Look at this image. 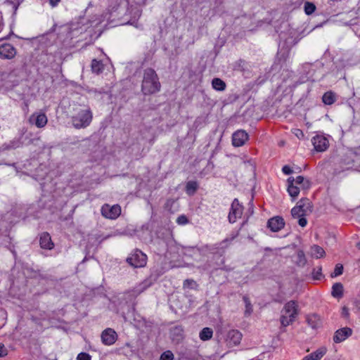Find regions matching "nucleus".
Here are the masks:
<instances>
[{
    "mask_svg": "<svg viewBox=\"0 0 360 360\" xmlns=\"http://www.w3.org/2000/svg\"><path fill=\"white\" fill-rule=\"evenodd\" d=\"M160 83L155 71L152 68L144 70L141 84V91L145 95H150L158 92L160 89Z\"/></svg>",
    "mask_w": 360,
    "mask_h": 360,
    "instance_id": "1",
    "label": "nucleus"
},
{
    "mask_svg": "<svg viewBox=\"0 0 360 360\" xmlns=\"http://www.w3.org/2000/svg\"><path fill=\"white\" fill-rule=\"evenodd\" d=\"M298 315V304L294 300L288 302L281 310V323L286 327L292 324Z\"/></svg>",
    "mask_w": 360,
    "mask_h": 360,
    "instance_id": "2",
    "label": "nucleus"
},
{
    "mask_svg": "<svg viewBox=\"0 0 360 360\" xmlns=\"http://www.w3.org/2000/svg\"><path fill=\"white\" fill-rule=\"evenodd\" d=\"M93 114L89 108L80 109L78 112L72 117V124L76 129L87 127L91 122Z\"/></svg>",
    "mask_w": 360,
    "mask_h": 360,
    "instance_id": "3",
    "label": "nucleus"
},
{
    "mask_svg": "<svg viewBox=\"0 0 360 360\" xmlns=\"http://www.w3.org/2000/svg\"><path fill=\"white\" fill-rule=\"evenodd\" d=\"M147 256L140 250L136 249L127 258V262L134 268L143 267L146 264Z\"/></svg>",
    "mask_w": 360,
    "mask_h": 360,
    "instance_id": "4",
    "label": "nucleus"
},
{
    "mask_svg": "<svg viewBox=\"0 0 360 360\" xmlns=\"http://www.w3.org/2000/svg\"><path fill=\"white\" fill-rule=\"evenodd\" d=\"M311 202L307 198L301 199L295 207L291 210V214L294 218L304 216L308 212H311Z\"/></svg>",
    "mask_w": 360,
    "mask_h": 360,
    "instance_id": "5",
    "label": "nucleus"
},
{
    "mask_svg": "<svg viewBox=\"0 0 360 360\" xmlns=\"http://www.w3.org/2000/svg\"><path fill=\"white\" fill-rule=\"evenodd\" d=\"M121 214V207L118 205L110 206L108 204H105L101 207V214L107 219H115Z\"/></svg>",
    "mask_w": 360,
    "mask_h": 360,
    "instance_id": "6",
    "label": "nucleus"
},
{
    "mask_svg": "<svg viewBox=\"0 0 360 360\" xmlns=\"http://www.w3.org/2000/svg\"><path fill=\"white\" fill-rule=\"evenodd\" d=\"M243 213V206L239 203L238 199L235 198L232 203L228 216L230 223H234L237 218L240 217Z\"/></svg>",
    "mask_w": 360,
    "mask_h": 360,
    "instance_id": "7",
    "label": "nucleus"
},
{
    "mask_svg": "<svg viewBox=\"0 0 360 360\" xmlns=\"http://www.w3.org/2000/svg\"><path fill=\"white\" fill-rule=\"evenodd\" d=\"M248 134L245 130H238L232 135V143L235 147L243 146L248 140Z\"/></svg>",
    "mask_w": 360,
    "mask_h": 360,
    "instance_id": "8",
    "label": "nucleus"
},
{
    "mask_svg": "<svg viewBox=\"0 0 360 360\" xmlns=\"http://www.w3.org/2000/svg\"><path fill=\"white\" fill-rule=\"evenodd\" d=\"M242 333L238 330H231L228 332L226 342L229 347H234L240 344L242 340Z\"/></svg>",
    "mask_w": 360,
    "mask_h": 360,
    "instance_id": "9",
    "label": "nucleus"
},
{
    "mask_svg": "<svg viewBox=\"0 0 360 360\" xmlns=\"http://www.w3.org/2000/svg\"><path fill=\"white\" fill-rule=\"evenodd\" d=\"M117 339L116 332L112 328H106L101 333V340L105 345H113Z\"/></svg>",
    "mask_w": 360,
    "mask_h": 360,
    "instance_id": "10",
    "label": "nucleus"
},
{
    "mask_svg": "<svg viewBox=\"0 0 360 360\" xmlns=\"http://www.w3.org/2000/svg\"><path fill=\"white\" fill-rule=\"evenodd\" d=\"M311 141L314 149L318 152L325 151L329 146L328 140L322 135L315 136Z\"/></svg>",
    "mask_w": 360,
    "mask_h": 360,
    "instance_id": "11",
    "label": "nucleus"
},
{
    "mask_svg": "<svg viewBox=\"0 0 360 360\" xmlns=\"http://www.w3.org/2000/svg\"><path fill=\"white\" fill-rule=\"evenodd\" d=\"M30 122L34 124L38 128H42L46 126L48 122V119L45 113L37 112L32 114L30 119Z\"/></svg>",
    "mask_w": 360,
    "mask_h": 360,
    "instance_id": "12",
    "label": "nucleus"
},
{
    "mask_svg": "<svg viewBox=\"0 0 360 360\" xmlns=\"http://www.w3.org/2000/svg\"><path fill=\"white\" fill-rule=\"evenodd\" d=\"M15 48L11 44H4L0 46V56L4 59H12L16 55Z\"/></svg>",
    "mask_w": 360,
    "mask_h": 360,
    "instance_id": "13",
    "label": "nucleus"
},
{
    "mask_svg": "<svg viewBox=\"0 0 360 360\" xmlns=\"http://www.w3.org/2000/svg\"><path fill=\"white\" fill-rule=\"evenodd\" d=\"M285 226L284 219L279 216L274 217L268 220L267 226L273 232H277Z\"/></svg>",
    "mask_w": 360,
    "mask_h": 360,
    "instance_id": "14",
    "label": "nucleus"
},
{
    "mask_svg": "<svg viewBox=\"0 0 360 360\" xmlns=\"http://www.w3.org/2000/svg\"><path fill=\"white\" fill-rule=\"evenodd\" d=\"M352 334V330L350 328L345 327V328L338 329L335 333V335L333 336V341L335 343H340V342L345 340L349 336H351Z\"/></svg>",
    "mask_w": 360,
    "mask_h": 360,
    "instance_id": "15",
    "label": "nucleus"
},
{
    "mask_svg": "<svg viewBox=\"0 0 360 360\" xmlns=\"http://www.w3.org/2000/svg\"><path fill=\"white\" fill-rule=\"evenodd\" d=\"M287 184H288V188L287 191L290 195V197L292 198L293 200H295L299 195L300 192V188L298 187L295 184L294 181V177L290 176L287 179Z\"/></svg>",
    "mask_w": 360,
    "mask_h": 360,
    "instance_id": "16",
    "label": "nucleus"
},
{
    "mask_svg": "<svg viewBox=\"0 0 360 360\" xmlns=\"http://www.w3.org/2000/svg\"><path fill=\"white\" fill-rule=\"evenodd\" d=\"M39 244L41 248L46 250H51L54 246L51 236L47 232H44L40 235Z\"/></svg>",
    "mask_w": 360,
    "mask_h": 360,
    "instance_id": "17",
    "label": "nucleus"
},
{
    "mask_svg": "<svg viewBox=\"0 0 360 360\" xmlns=\"http://www.w3.org/2000/svg\"><path fill=\"white\" fill-rule=\"evenodd\" d=\"M128 6V3L125 1H122L117 8H115V7L112 8V10L111 11V15L114 18H121L122 15L123 13H125L126 8Z\"/></svg>",
    "mask_w": 360,
    "mask_h": 360,
    "instance_id": "18",
    "label": "nucleus"
},
{
    "mask_svg": "<svg viewBox=\"0 0 360 360\" xmlns=\"http://www.w3.org/2000/svg\"><path fill=\"white\" fill-rule=\"evenodd\" d=\"M326 348L324 347H320L315 352L307 355L304 360H321V359L326 353Z\"/></svg>",
    "mask_w": 360,
    "mask_h": 360,
    "instance_id": "19",
    "label": "nucleus"
},
{
    "mask_svg": "<svg viewBox=\"0 0 360 360\" xmlns=\"http://www.w3.org/2000/svg\"><path fill=\"white\" fill-rule=\"evenodd\" d=\"M294 181L295 184L297 186L300 185V188L302 190H308L311 186V181L302 176H298L296 178H294Z\"/></svg>",
    "mask_w": 360,
    "mask_h": 360,
    "instance_id": "20",
    "label": "nucleus"
},
{
    "mask_svg": "<svg viewBox=\"0 0 360 360\" xmlns=\"http://www.w3.org/2000/svg\"><path fill=\"white\" fill-rule=\"evenodd\" d=\"M336 100L337 95L331 91L326 92L322 96V101L325 105H332Z\"/></svg>",
    "mask_w": 360,
    "mask_h": 360,
    "instance_id": "21",
    "label": "nucleus"
},
{
    "mask_svg": "<svg viewBox=\"0 0 360 360\" xmlns=\"http://www.w3.org/2000/svg\"><path fill=\"white\" fill-rule=\"evenodd\" d=\"M307 321L309 326L316 329L321 325V320L316 314L309 315L307 317Z\"/></svg>",
    "mask_w": 360,
    "mask_h": 360,
    "instance_id": "22",
    "label": "nucleus"
},
{
    "mask_svg": "<svg viewBox=\"0 0 360 360\" xmlns=\"http://www.w3.org/2000/svg\"><path fill=\"white\" fill-rule=\"evenodd\" d=\"M153 283V279L151 278H148L136 287L135 292L137 293H141L151 286Z\"/></svg>",
    "mask_w": 360,
    "mask_h": 360,
    "instance_id": "23",
    "label": "nucleus"
},
{
    "mask_svg": "<svg viewBox=\"0 0 360 360\" xmlns=\"http://www.w3.org/2000/svg\"><path fill=\"white\" fill-rule=\"evenodd\" d=\"M91 68L94 73L98 75L103 72L104 69V65L101 60L94 59L91 61Z\"/></svg>",
    "mask_w": 360,
    "mask_h": 360,
    "instance_id": "24",
    "label": "nucleus"
},
{
    "mask_svg": "<svg viewBox=\"0 0 360 360\" xmlns=\"http://www.w3.org/2000/svg\"><path fill=\"white\" fill-rule=\"evenodd\" d=\"M212 86L214 89L222 91L226 89V83L219 78H214L212 81Z\"/></svg>",
    "mask_w": 360,
    "mask_h": 360,
    "instance_id": "25",
    "label": "nucleus"
},
{
    "mask_svg": "<svg viewBox=\"0 0 360 360\" xmlns=\"http://www.w3.org/2000/svg\"><path fill=\"white\" fill-rule=\"evenodd\" d=\"M332 295L334 297H340L343 295V285L340 283L333 284L332 287Z\"/></svg>",
    "mask_w": 360,
    "mask_h": 360,
    "instance_id": "26",
    "label": "nucleus"
},
{
    "mask_svg": "<svg viewBox=\"0 0 360 360\" xmlns=\"http://www.w3.org/2000/svg\"><path fill=\"white\" fill-rule=\"evenodd\" d=\"M213 335V330L212 328L206 327L204 328L199 334L200 340L203 341L208 340L212 338Z\"/></svg>",
    "mask_w": 360,
    "mask_h": 360,
    "instance_id": "27",
    "label": "nucleus"
},
{
    "mask_svg": "<svg viewBox=\"0 0 360 360\" xmlns=\"http://www.w3.org/2000/svg\"><path fill=\"white\" fill-rule=\"evenodd\" d=\"M311 254L312 257L320 258L323 257L325 251L319 245H314L311 248Z\"/></svg>",
    "mask_w": 360,
    "mask_h": 360,
    "instance_id": "28",
    "label": "nucleus"
},
{
    "mask_svg": "<svg viewBox=\"0 0 360 360\" xmlns=\"http://www.w3.org/2000/svg\"><path fill=\"white\" fill-rule=\"evenodd\" d=\"M243 300L245 304V314L246 316H250L252 312V305L250 302V300L247 296H243Z\"/></svg>",
    "mask_w": 360,
    "mask_h": 360,
    "instance_id": "29",
    "label": "nucleus"
},
{
    "mask_svg": "<svg viewBox=\"0 0 360 360\" xmlns=\"http://www.w3.org/2000/svg\"><path fill=\"white\" fill-rule=\"evenodd\" d=\"M304 11H305L306 14H307V15L311 14L312 13L314 12V11L316 9L315 5L313 3L309 2V1H306L304 3Z\"/></svg>",
    "mask_w": 360,
    "mask_h": 360,
    "instance_id": "30",
    "label": "nucleus"
},
{
    "mask_svg": "<svg viewBox=\"0 0 360 360\" xmlns=\"http://www.w3.org/2000/svg\"><path fill=\"white\" fill-rule=\"evenodd\" d=\"M198 188V184L195 181H188L186 184V191L188 193L192 192L194 193Z\"/></svg>",
    "mask_w": 360,
    "mask_h": 360,
    "instance_id": "31",
    "label": "nucleus"
},
{
    "mask_svg": "<svg viewBox=\"0 0 360 360\" xmlns=\"http://www.w3.org/2000/svg\"><path fill=\"white\" fill-rule=\"evenodd\" d=\"M343 266L341 264L335 265L333 273L331 274V277H336L342 274Z\"/></svg>",
    "mask_w": 360,
    "mask_h": 360,
    "instance_id": "32",
    "label": "nucleus"
},
{
    "mask_svg": "<svg viewBox=\"0 0 360 360\" xmlns=\"http://www.w3.org/2000/svg\"><path fill=\"white\" fill-rule=\"evenodd\" d=\"M160 360H174V354L169 350L165 351L161 354Z\"/></svg>",
    "mask_w": 360,
    "mask_h": 360,
    "instance_id": "33",
    "label": "nucleus"
},
{
    "mask_svg": "<svg viewBox=\"0 0 360 360\" xmlns=\"http://www.w3.org/2000/svg\"><path fill=\"white\" fill-rule=\"evenodd\" d=\"M321 267L314 268L312 271L313 278L315 280H320L322 277Z\"/></svg>",
    "mask_w": 360,
    "mask_h": 360,
    "instance_id": "34",
    "label": "nucleus"
},
{
    "mask_svg": "<svg viewBox=\"0 0 360 360\" xmlns=\"http://www.w3.org/2000/svg\"><path fill=\"white\" fill-rule=\"evenodd\" d=\"M238 235V233L237 232L235 234H232L231 237L229 238H226L224 240H222L220 243V245L221 248H226L228 246V244L232 241L234 238H236Z\"/></svg>",
    "mask_w": 360,
    "mask_h": 360,
    "instance_id": "35",
    "label": "nucleus"
},
{
    "mask_svg": "<svg viewBox=\"0 0 360 360\" xmlns=\"http://www.w3.org/2000/svg\"><path fill=\"white\" fill-rule=\"evenodd\" d=\"M176 223L180 225H185L188 223V219L185 215H181L177 217Z\"/></svg>",
    "mask_w": 360,
    "mask_h": 360,
    "instance_id": "36",
    "label": "nucleus"
},
{
    "mask_svg": "<svg viewBox=\"0 0 360 360\" xmlns=\"http://www.w3.org/2000/svg\"><path fill=\"white\" fill-rule=\"evenodd\" d=\"M175 200L172 198H169L167 200L165 204V209L168 211H172V206L174 204Z\"/></svg>",
    "mask_w": 360,
    "mask_h": 360,
    "instance_id": "37",
    "label": "nucleus"
},
{
    "mask_svg": "<svg viewBox=\"0 0 360 360\" xmlns=\"http://www.w3.org/2000/svg\"><path fill=\"white\" fill-rule=\"evenodd\" d=\"M297 257H298V264L300 265H302V266L304 265L306 263V259H305L304 252L302 251L298 252Z\"/></svg>",
    "mask_w": 360,
    "mask_h": 360,
    "instance_id": "38",
    "label": "nucleus"
},
{
    "mask_svg": "<svg viewBox=\"0 0 360 360\" xmlns=\"http://www.w3.org/2000/svg\"><path fill=\"white\" fill-rule=\"evenodd\" d=\"M91 356L86 352H81L77 356V360H91Z\"/></svg>",
    "mask_w": 360,
    "mask_h": 360,
    "instance_id": "39",
    "label": "nucleus"
},
{
    "mask_svg": "<svg viewBox=\"0 0 360 360\" xmlns=\"http://www.w3.org/2000/svg\"><path fill=\"white\" fill-rule=\"evenodd\" d=\"M196 283L192 279H186L184 282V288H193V285H195Z\"/></svg>",
    "mask_w": 360,
    "mask_h": 360,
    "instance_id": "40",
    "label": "nucleus"
},
{
    "mask_svg": "<svg viewBox=\"0 0 360 360\" xmlns=\"http://www.w3.org/2000/svg\"><path fill=\"white\" fill-rule=\"evenodd\" d=\"M311 66V64H310V63H305L302 65V68H303L304 71L306 72V75L308 77H311L313 75V74L311 73L310 70H309Z\"/></svg>",
    "mask_w": 360,
    "mask_h": 360,
    "instance_id": "41",
    "label": "nucleus"
},
{
    "mask_svg": "<svg viewBox=\"0 0 360 360\" xmlns=\"http://www.w3.org/2000/svg\"><path fill=\"white\" fill-rule=\"evenodd\" d=\"M8 354V350L4 344L0 343V357H4Z\"/></svg>",
    "mask_w": 360,
    "mask_h": 360,
    "instance_id": "42",
    "label": "nucleus"
},
{
    "mask_svg": "<svg viewBox=\"0 0 360 360\" xmlns=\"http://www.w3.org/2000/svg\"><path fill=\"white\" fill-rule=\"evenodd\" d=\"M282 172L287 175L293 172L292 169L288 165H284L282 168Z\"/></svg>",
    "mask_w": 360,
    "mask_h": 360,
    "instance_id": "43",
    "label": "nucleus"
},
{
    "mask_svg": "<svg viewBox=\"0 0 360 360\" xmlns=\"http://www.w3.org/2000/svg\"><path fill=\"white\" fill-rule=\"evenodd\" d=\"M298 218H299V220H298L299 225L302 227H304L307 224V221L306 218L304 216L298 217Z\"/></svg>",
    "mask_w": 360,
    "mask_h": 360,
    "instance_id": "44",
    "label": "nucleus"
},
{
    "mask_svg": "<svg viewBox=\"0 0 360 360\" xmlns=\"http://www.w3.org/2000/svg\"><path fill=\"white\" fill-rule=\"evenodd\" d=\"M342 315L345 318H347L349 316V309L347 307H344L342 308Z\"/></svg>",
    "mask_w": 360,
    "mask_h": 360,
    "instance_id": "45",
    "label": "nucleus"
},
{
    "mask_svg": "<svg viewBox=\"0 0 360 360\" xmlns=\"http://www.w3.org/2000/svg\"><path fill=\"white\" fill-rule=\"evenodd\" d=\"M11 144H12V146L7 147V148H18L20 146V143H19L18 141H13V142H11Z\"/></svg>",
    "mask_w": 360,
    "mask_h": 360,
    "instance_id": "46",
    "label": "nucleus"
},
{
    "mask_svg": "<svg viewBox=\"0 0 360 360\" xmlns=\"http://www.w3.org/2000/svg\"><path fill=\"white\" fill-rule=\"evenodd\" d=\"M60 0H49V4L52 7L56 6Z\"/></svg>",
    "mask_w": 360,
    "mask_h": 360,
    "instance_id": "47",
    "label": "nucleus"
},
{
    "mask_svg": "<svg viewBox=\"0 0 360 360\" xmlns=\"http://www.w3.org/2000/svg\"><path fill=\"white\" fill-rule=\"evenodd\" d=\"M134 1L136 4L139 5V6L144 5L147 1V0H134Z\"/></svg>",
    "mask_w": 360,
    "mask_h": 360,
    "instance_id": "48",
    "label": "nucleus"
},
{
    "mask_svg": "<svg viewBox=\"0 0 360 360\" xmlns=\"http://www.w3.org/2000/svg\"><path fill=\"white\" fill-rule=\"evenodd\" d=\"M357 311H360V300L355 302Z\"/></svg>",
    "mask_w": 360,
    "mask_h": 360,
    "instance_id": "49",
    "label": "nucleus"
},
{
    "mask_svg": "<svg viewBox=\"0 0 360 360\" xmlns=\"http://www.w3.org/2000/svg\"><path fill=\"white\" fill-rule=\"evenodd\" d=\"M135 15L139 17L141 15V11L139 9H136Z\"/></svg>",
    "mask_w": 360,
    "mask_h": 360,
    "instance_id": "50",
    "label": "nucleus"
},
{
    "mask_svg": "<svg viewBox=\"0 0 360 360\" xmlns=\"http://www.w3.org/2000/svg\"><path fill=\"white\" fill-rule=\"evenodd\" d=\"M357 248L360 250V241L357 243Z\"/></svg>",
    "mask_w": 360,
    "mask_h": 360,
    "instance_id": "51",
    "label": "nucleus"
},
{
    "mask_svg": "<svg viewBox=\"0 0 360 360\" xmlns=\"http://www.w3.org/2000/svg\"><path fill=\"white\" fill-rule=\"evenodd\" d=\"M297 131H299V133H300V134L303 135V134H302V131H300V130H297Z\"/></svg>",
    "mask_w": 360,
    "mask_h": 360,
    "instance_id": "52",
    "label": "nucleus"
},
{
    "mask_svg": "<svg viewBox=\"0 0 360 360\" xmlns=\"http://www.w3.org/2000/svg\"><path fill=\"white\" fill-rule=\"evenodd\" d=\"M128 23L129 24H133V22H131V21H128Z\"/></svg>",
    "mask_w": 360,
    "mask_h": 360,
    "instance_id": "53",
    "label": "nucleus"
}]
</instances>
